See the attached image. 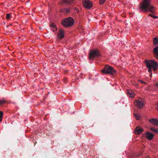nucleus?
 I'll list each match as a JSON object with an SVG mask.
<instances>
[{
    "instance_id": "obj_23",
    "label": "nucleus",
    "mask_w": 158,
    "mask_h": 158,
    "mask_svg": "<svg viewBox=\"0 0 158 158\" xmlns=\"http://www.w3.org/2000/svg\"><path fill=\"white\" fill-rule=\"evenodd\" d=\"M138 81L142 84H146V82H144V81H143L142 80H138Z\"/></svg>"
},
{
    "instance_id": "obj_14",
    "label": "nucleus",
    "mask_w": 158,
    "mask_h": 158,
    "mask_svg": "<svg viewBox=\"0 0 158 158\" xmlns=\"http://www.w3.org/2000/svg\"><path fill=\"white\" fill-rule=\"evenodd\" d=\"M50 27L53 31H55L57 30V29L56 25L52 23L50 25Z\"/></svg>"
},
{
    "instance_id": "obj_21",
    "label": "nucleus",
    "mask_w": 158,
    "mask_h": 158,
    "mask_svg": "<svg viewBox=\"0 0 158 158\" xmlns=\"http://www.w3.org/2000/svg\"><path fill=\"white\" fill-rule=\"evenodd\" d=\"M149 16L152 17L154 18V19H157V18H158V17L157 16H154V15H152L151 14H149Z\"/></svg>"
},
{
    "instance_id": "obj_2",
    "label": "nucleus",
    "mask_w": 158,
    "mask_h": 158,
    "mask_svg": "<svg viewBox=\"0 0 158 158\" xmlns=\"http://www.w3.org/2000/svg\"><path fill=\"white\" fill-rule=\"evenodd\" d=\"M146 65L148 69V71L152 75L151 69H153L154 71L157 69L158 67V63L155 60H150L146 62Z\"/></svg>"
},
{
    "instance_id": "obj_22",
    "label": "nucleus",
    "mask_w": 158,
    "mask_h": 158,
    "mask_svg": "<svg viewBox=\"0 0 158 158\" xmlns=\"http://www.w3.org/2000/svg\"><path fill=\"white\" fill-rule=\"evenodd\" d=\"M135 117L136 120H139V116L137 114H135Z\"/></svg>"
},
{
    "instance_id": "obj_9",
    "label": "nucleus",
    "mask_w": 158,
    "mask_h": 158,
    "mask_svg": "<svg viewBox=\"0 0 158 158\" xmlns=\"http://www.w3.org/2000/svg\"><path fill=\"white\" fill-rule=\"evenodd\" d=\"M145 136L146 138L149 140L152 139L154 137L153 134L149 132H147L145 134Z\"/></svg>"
},
{
    "instance_id": "obj_27",
    "label": "nucleus",
    "mask_w": 158,
    "mask_h": 158,
    "mask_svg": "<svg viewBox=\"0 0 158 158\" xmlns=\"http://www.w3.org/2000/svg\"><path fill=\"white\" fill-rule=\"evenodd\" d=\"M156 86H158V83L156 84Z\"/></svg>"
},
{
    "instance_id": "obj_19",
    "label": "nucleus",
    "mask_w": 158,
    "mask_h": 158,
    "mask_svg": "<svg viewBox=\"0 0 158 158\" xmlns=\"http://www.w3.org/2000/svg\"><path fill=\"white\" fill-rule=\"evenodd\" d=\"M10 15L9 14H7L6 15V19H10Z\"/></svg>"
},
{
    "instance_id": "obj_12",
    "label": "nucleus",
    "mask_w": 158,
    "mask_h": 158,
    "mask_svg": "<svg viewBox=\"0 0 158 158\" xmlns=\"http://www.w3.org/2000/svg\"><path fill=\"white\" fill-rule=\"evenodd\" d=\"M153 52L154 56L158 60V46L156 47L154 49Z\"/></svg>"
},
{
    "instance_id": "obj_10",
    "label": "nucleus",
    "mask_w": 158,
    "mask_h": 158,
    "mask_svg": "<svg viewBox=\"0 0 158 158\" xmlns=\"http://www.w3.org/2000/svg\"><path fill=\"white\" fill-rule=\"evenodd\" d=\"M143 130L142 128L139 127H137L135 131V133L136 135H139L143 131Z\"/></svg>"
},
{
    "instance_id": "obj_25",
    "label": "nucleus",
    "mask_w": 158,
    "mask_h": 158,
    "mask_svg": "<svg viewBox=\"0 0 158 158\" xmlns=\"http://www.w3.org/2000/svg\"><path fill=\"white\" fill-rule=\"evenodd\" d=\"M156 107L157 110H158V103L156 104Z\"/></svg>"
},
{
    "instance_id": "obj_7",
    "label": "nucleus",
    "mask_w": 158,
    "mask_h": 158,
    "mask_svg": "<svg viewBox=\"0 0 158 158\" xmlns=\"http://www.w3.org/2000/svg\"><path fill=\"white\" fill-rule=\"evenodd\" d=\"M83 6L86 9H89L92 6V4L89 1L85 0L83 2Z\"/></svg>"
},
{
    "instance_id": "obj_3",
    "label": "nucleus",
    "mask_w": 158,
    "mask_h": 158,
    "mask_svg": "<svg viewBox=\"0 0 158 158\" xmlns=\"http://www.w3.org/2000/svg\"><path fill=\"white\" fill-rule=\"evenodd\" d=\"M74 23V20L71 17L67 18L61 21L62 24L64 27L71 26Z\"/></svg>"
},
{
    "instance_id": "obj_6",
    "label": "nucleus",
    "mask_w": 158,
    "mask_h": 158,
    "mask_svg": "<svg viewBox=\"0 0 158 158\" xmlns=\"http://www.w3.org/2000/svg\"><path fill=\"white\" fill-rule=\"evenodd\" d=\"M100 54L99 52L97 50H94L90 51L89 54V58L92 59L94 57L99 56Z\"/></svg>"
},
{
    "instance_id": "obj_28",
    "label": "nucleus",
    "mask_w": 158,
    "mask_h": 158,
    "mask_svg": "<svg viewBox=\"0 0 158 158\" xmlns=\"http://www.w3.org/2000/svg\"><path fill=\"white\" fill-rule=\"evenodd\" d=\"M72 2L74 0H71Z\"/></svg>"
},
{
    "instance_id": "obj_8",
    "label": "nucleus",
    "mask_w": 158,
    "mask_h": 158,
    "mask_svg": "<svg viewBox=\"0 0 158 158\" xmlns=\"http://www.w3.org/2000/svg\"><path fill=\"white\" fill-rule=\"evenodd\" d=\"M149 122L152 124L158 126V119L152 118L149 119Z\"/></svg>"
},
{
    "instance_id": "obj_18",
    "label": "nucleus",
    "mask_w": 158,
    "mask_h": 158,
    "mask_svg": "<svg viewBox=\"0 0 158 158\" xmlns=\"http://www.w3.org/2000/svg\"><path fill=\"white\" fill-rule=\"evenodd\" d=\"M2 115L3 113L2 112L0 111V122L2 120Z\"/></svg>"
},
{
    "instance_id": "obj_4",
    "label": "nucleus",
    "mask_w": 158,
    "mask_h": 158,
    "mask_svg": "<svg viewBox=\"0 0 158 158\" xmlns=\"http://www.w3.org/2000/svg\"><path fill=\"white\" fill-rule=\"evenodd\" d=\"M102 71L103 73L110 74H114L115 72V71L113 67L109 66H106Z\"/></svg>"
},
{
    "instance_id": "obj_5",
    "label": "nucleus",
    "mask_w": 158,
    "mask_h": 158,
    "mask_svg": "<svg viewBox=\"0 0 158 158\" xmlns=\"http://www.w3.org/2000/svg\"><path fill=\"white\" fill-rule=\"evenodd\" d=\"M135 104L138 108H141L144 105V100L141 98H139L135 101Z\"/></svg>"
},
{
    "instance_id": "obj_1",
    "label": "nucleus",
    "mask_w": 158,
    "mask_h": 158,
    "mask_svg": "<svg viewBox=\"0 0 158 158\" xmlns=\"http://www.w3.org/2000/svg\"><path fill=\"white\" fill-rule=\"evenodd\" d=\"M151 0H143V2L140 6V9L144 11L154 12L155 7L151 4Z\"/></svg>"
},
{
    "instance_id": "obj_26",
    "label": "nucleus",
    "mask_w": 158,
    "mask_h": 158,
    "mask_svg": "<svg viewBox=\"0 0 158 158\" xmlns=\"http://www.w3.org/2000/svg\"><path fill=\"white\" fill-rule=\"evenodd\" d=\"M76 10H77V12L78 13L79 12L78 10L77 9H76Z\"/></svg>"
},
{
    "instance_id": "obj_16",
    "label": "nucleus",
    "mask_w": 158,
    "mask_h": 158,
    "mask_svg": "<svg viewBox=\"0 0 158 158\" xmlns=\"http://www.w3.org/2000/svg\"><path fill=\"white\" fill-rule=\"evenodd\" d=\"M151 130L155 132H156L158 133V129H155L153 128H151Z\"/></svg>"
},
{
    "instance_id": "obj_17",
    "label": "nucleus",
    "mask_w": 158,
    "mask_h": 158,
    "mask_svg": "<svg viewBox=\"0 0 158 158\" xmlns=\"http://www.w3.org/2000/svg\"><path fill=\"white\" fill-rule=\"evenodd\" d=\"M63 2L66 3H70L72 2L71 0H63Z\"/></svg>"
},
{
    "instance_id": "obj_20",
    "label": "nucleus",
    "mask_w": 158,
    "mask_h": 158,
    "mask_svg": "<svg viewBox=\"0 0 158 158\" xmlns=\"http://www.w3.org/2000/svg\"><path fill=\"white\" fill-rule=\"evenodd\" d=\"M99 1L100 4H103L105 2L106 0H99Z\"/></svg>"
},
{
    "instance_id": "obj_24",
    "label": "nucleus",
    "mask_w": 158,
    "mask_h": 158,
    "mask_svg": "<svg viewBox=\"0 0 158 158\" xmlns=\"http://www.w3.org/2000/svg\"><path fill=\"white\" fill-rule=\"evenodd\" d=\"M4 102V101H0V104H1H1L3 103Z\"/></svg>"
},
{
    "instance_id": "obj_13",
    "label": "nucleus",
    "mask_w": 158,
    "mask_h": 158,
    "mask_svg": "<svg viewBox=\"0 0 158 158\" xmlns=\"http://www.w3.org/2000/svg\"><path fill=\"white\" fill-rule=\"evenodd\" d=\"M58 36L60 38H63L64 37V32L62 30H60L58 34Z\"/></svg>"
},
{
    "instance_id": "obj_15",
    "label": "nucleus",
    "mask_w": 158,
    "mask_h": 158,
    "mask_svg": "<svg viewBox=\"0 0 158 158\" xmlns=\"http://www.w3.org/2000/svg\"><path fill=\"white\" fill-rule=\"evenodd\" d=\"M153 44L155 45L158 44V37H155L153 40Z\"/></svg>"
},
{
    "instance_id": "obj_11",
    "label": "nucleus",
    "mask_w": 158,
    "mask_h": 158,
    "mask_svg": "<svg viewBox=\"0 0 158 158\" xmlns=\"http://www.w3.org/2000/svg\"><path fill=\"white\" fill-rule=\"evenodd\" d=\"M127 93L128 96L130 98H133L135 95L134 92L131 90H128Z\"/></svg>"
}]
</instances>
